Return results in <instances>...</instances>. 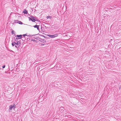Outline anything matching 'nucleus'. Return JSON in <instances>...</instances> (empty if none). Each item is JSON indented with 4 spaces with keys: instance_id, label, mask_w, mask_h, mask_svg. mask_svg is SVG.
<instances>
[{
    "instance_id": "1",
    "label": "nucleus",
    "mask_w": 121,
    "mask_h": 121,
    "mask_svg": "<svg viewBox=\"0 0 121 121\" xmlns=\"http://www.w3.org/2000/svg\"><path fill=\"white\" fill-rule=\"evenodd\" d=\"M16 107V105L14 104L13 105H12L9 106V111L10 112H12V109H15V108Z\"/></svg>"
},
{
    "instance_id": "2",
    "label": "nucleus",
    "mask_w": 121,
    "mask_h": 121,
    "mask_svg": "<svg viewBox=\"0 0 121 121\" xmlns=\"http://www.w3.org/2000/svg\"><path fill=\"white\" fill-rule=\"evenodd\" d=\"M28 18L29 21H31L34 22H35V20L37 19L35 17H33V18H31V17H28Z\"/></svg>"
},
{
    "instance_id": "3",
    "label": "nucleus",
    "mask_w": 121,
    "mask_h": 121,
    "mask_svg": "<svg viewBox=\"0 0 121 121\" xmlns=\"http://www.w3.org/2000/svg\"><path fill=\"white\" fill-rule=\"evenodd\" d=\"M58 35L57 34H56L53 35H47V36H49L51 38H55V37L57 36Z\"/></svg>"
},
{
    "instance_id": "4",
    "label": "nucleus",
    "mask_w": 121,
    "mask_h": 121,
    "mask_svg": "<svg viewBox=\"0 0 121 121\" xmlns=\"http://www.w3.org/2000/svg\"><path fill=\"white\" fill-rule=\"evenodd\" d=\"M37 39L39 41L43 42H46V41L45 40H44V39H42L39 37H38L36 39Z\"/></svg>"
},
{
    "instance_id": "5",
    "label": "nucleus",
    "mask_w": 121,
    "mask_h": 121,
    "mask_svg": "<svg viewBox=\"0 0 121 121\" xmlns=\"http://www.w3.org/2000/svg\"><path fill=\"white\" fill-rule=\"evenodd\" d=\"M16 36L17 37L18 39H20L22 37V35H17Z\"/></svg>"
},
{
    "instance_id": "6",
    "label": "nucleus",
    "mask_w": 121,
    "mask_h": 121,
    "mask_svg": "<svg viewBox=\"0 0 121 121\" xmlns=\"http://www.w3.org/2000/svg\"><path fill=\"white\" fill-rule=\"evenodd\" d=\"M39 25H35L33 27L35 28H37V30H39Z\"/></svg>"
},
{
    "instance_id": "7",
    "label": "nucleus",
    "mask_w": 121,
    "mask_h": 121,
    "mask_svg": "<svg viewBox=\"0 0 121 121\" xmlns=\"http://www.w3.org/2000/svg\"><path fill=\"white\" fill-rule=\"evenodd\" d=\"M16 44V45H17V46L19 47L21 44V43L20 42V41H17Z\"/></svg>"
},
{
    "instance_id": "8",
    "label": "nucleus",
    "mask_w": 121,
    "mask_h": 121,
    "mask_svg": "<svg viewBox=\"0 0 121 121\" xmlns=\"http://www.w3.org/2000/svg\"><path fill=\"white\" fill-rule=\"evenodd\" d=\"M23 12L24 14H27L28 13L26 9H24V10Z\"/></svg>"
},
{
    "instance_id": "9",
    "label": "nucleus",
    "mask_w": 121,
    "mask_h": 121,
    "mask_svg": "<svg viewBox=\"0 0 121 121\" xmlns=\"http://www.w3.org/2000/svg\"><path fill=\"white\" fill-rule=\"evenodd\" d=\"M16 43L15 42H13L12 43V45L13 46H14L15 45H16Z\"/></svg>"
},
{
    "instance_id": "10",
    "label": "nucleus",
    "mask_w": 121,
    "mask_h": 121,
    "mask_svg": "<svg viewBox=\"0 0 121 121\" xmlns=\"http://www.w3.org/2000/svg\"><path fill=\"white\" fill-rule=\"evenodd\" d=\"M18 22V23H19L20 24L22 25L23 24V23L21 21H19Z\"/></svg>"
},
{
    "instance_id": "11",
    "label": "nucleus",
    "mask_w": 121,
    "mask_h": 121,
    "mask_svg": "<svg viewBox=\"0 0 121 121\" xmlns=\"http://www.w3.org/2000/svg\"><path fill=\"white\" fill-rule=\"evenodd\" d=\"M18 21H19L17 20H15L14 21V23H18Z\"/></svg>"
},
{
    "instance_id": "12",
    "label": "nucleus",
    "mask_w": 121,
    "mask_h": 121,
    "mask_svg": "<svg viewBox=\"0 0 121 121\" xmlns=\"http://www.w3.org/2000/svg\"><path fill=\"white\" fill-rule=\"evenodd\" d=\"M51 17H52L51 16H48L47 17V19H48L49 18H51Z\"/></svg>"
},
{
    "instance_id": "13",
    "label": "nucleus",
    "mask_w": 121,
    "mask_h": 121,
    "mask_svg": "<svg viewBox=\"0 0 121 121\" xmlns=\"http://www.w3.org/2000/svg\"><path fill=\"white\" fill-rule=\"evenodd\" d=\"M18 38H16L15 39V41H18Z\"/></svg>"
},
{
    "instance_id": "14",
    "label": "nucleus",
    "mask_w": 121,
    "mask_h": 121,
    "mask_svg": "<svg viewBox=\"0 0 121 121\" xmlns=\"http://www.w3.org/2000/svg\"><path fill=\"white\" fill-rule=\"evenodd\" d=\"M35 21H37L39 22H40V21L38 19H37V18L36 19H35Z\"/></svg>"
},
{
    "instance_id": "15",
    "label": "nucleus",
    "mask_w": 121,
    "mask_h": 121,
    "mask_svg": "<svg viewBox=\"0 0 121 121\" xmlns=\"http://www.w3.org/2000/svg\"><path fill=\"white\" fill-rule=\"evenodd\" d=\"M11 33L12 34H15L14 31L13 30L12 31Z\"/></svg>"
},
{
    "instance_id": "16",
    "label": "nucleus",
    "mask_w": 121,
    "mask_h": 121,
    "mask_svg": "<svg viewBox=\"0 0 121 121\" xmlns=\"http://www.w3.org/2000/svg\"><path fill=\"white\" fill-rule=\"evenodd\" d=\"M15 47L17 48H19V47L18 46H16V45L15 46Z\"/></svg>"
},
{
    "instance_id": "17",
    "label": "nucleus",
    "mask_w": 121,
    "mask_h": 121,
    "mask_svg": "<svg viewBox=\"0 0 121 121\" xmlns=\"http://www.w3.org/2000/svg\"><path fill=\"white\" fill-rule=\"evenodd\" d=\"M22 35V36H23L24 37L25 36L27 35H26V34H24L23 35Z\"/></svg>"
},
{
    "instance_id": "18",
    "label": "nucleus",
    "mask_w": 121,
    "mask_h": 121,
    "mask_svg": "<svg viewBox=\"0 0 121 121\" xmlns=\"http://www.w3.org/2000/svg\"><path fill=\"white\" fill-rule=\"evenodd\" d=\"M5 65H3V66H2V68H5Z\"/></svg>"
},
{
    "instance_id": "19",
    "label": "nucleus",
    "mask_w": 121,
    "mask_h": 121,
    "mask_svg": "<svg viewBox=\"0 0 121 121\" xmlns=\"http://www.w3.org/2000/svg\"><path fill=\"white\" fill-rule=\"evenodd\" d=\"M42 36H43L44 37V38H47V37H46L44 35H42Z\"/></svg>"
},
{
    "instance_id": "20",
    "label": "nucleus",
    "mask_w": 121,
    "mask_h": 121,
    "mask_svg": "<svg viewBox=\"0 0 121 121\" xmlns=\"http://www.w3.org/2000/svg\"><path fill=\"white\" fill-rule=\"evenodd\" d=\"M30 17H31V18H33V17H35L32 15H31V16H30Z\"/></svg>"
},
{
    "instance_id": "21",
    "label": "nucleus",
    "mask_w": 121,
    "mask_h": 121,
    "mask_svg": "<svg viewBox=\"0 0 121 121\" xmlns=\"http://www.w3.org/2000/svg\"><path fill=\"white\" fill-rule=\"evenodd\" d=\"M32 40L33 41H35V39H34L33 40Z\"/></svg>"
},
{
    "instance_id": "22",
    "label": "nucleus",
    "mask_w": 121,
    "mask_h": 121,
    "mask_svg": "<svg viewBox=\"0 0 121 121\" xmlns=\"http://www.w3.org/2000/svg\"><path fill=\"white\" fill-rule=\"evenodd\" d=\"M119 49H118V52H119Z\"/></svg>"
},
{
    "instance_id": "23",
    "label": "nucleus",
    "mask_w": 121,
    "mask_h": 121,
    "mask_svg": "<svg viewBox=\"0 0 121 121\" xmlns=\"http://www.w3.org/2000/svg\"><path fill=\"white\" fill-rule=\"evenodd\" d=\"M42 45H44V44H42Z\"/></svg>"
},
{
    "instance_id": "24",
    "label": "nucleus",
    "mask_w": 121,
    "mask_h": 121,
    "mask_svg": "<svg viewBox=\"0 0 121 121\" xmlns=\"http://www.w3.org/2000/svg\"><path fill=\"white\" fill-rule=\"evenodd\" d=\"M44 27H46V26H44Z\"/></svg>"
},
{
    "instance_id": "25",
    "label": "nucleus",
    "mask_w": 121,
    "mask_h": 121,
    "mask_svg": "<svg viewBox=\"0 0 121 121\" xmlns=\"http://www.w3.org/2000/svg\"><path fill=\"white\" fill-rule=\"evenodd\" d=\"M120 87H119V89H120Z\"/></svg>"
},
{
    "instance_id": "26",
    "label": "nucleus",
    "mask_w": 121,
    "mask_h": 121,
    "mask_svg": "<svg viewBox=\"0 0 121 121\" xmlns=\"http://www.w3.org/2000/svg\"><path fill=\"white\" fill-rule=\"evenodd\" d=\"M33 35H32V36H33Z\"/></svg>"
},
{
    "instance_id": "27",
    "label": "nucleus",
    "mask_w": 121,
    "mask_h": 121,
    "mask_svg": "<svg viewBox=\"0 0 121 121\" xmlns=\"http://www.w3.org/2000/svg\"><path fill=\"white\" fill-rule=\"evenodd\" d=\"M15 38L14 39V40H15Z\"/></svg>"
}]
</instances>
